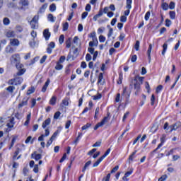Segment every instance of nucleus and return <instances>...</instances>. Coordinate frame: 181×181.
<instances>
[{"label": "nucleus", "mask_w": 181, "mask_h": 181, "mask_svg": "<svg viewBox=\"0 0 181 181\" xmlns=\"http://www.w3.org/2000/svg\"><path fill=\"white\" fill-rule=\"evenodd\" d=\"M11 64H15L18 71L16 73V76H23L26 72V69L23 68V64H21V55L19 54H14L10 58ZM15 76V77H16Z\"/></svg>", "instance_id": "nucleus-1"}, {"label": "nucleus", "mask_w": 181, "mask_h": 181, "mask_svg": "<svg viewBox=\"0 0 181 181\" xmlns=\"http://www.w3.org/2000/svg\"><path fill=\"white\" fill-rule=\"evenodd\" d=\"M144 77L142 76H135L134 79L132 81V84L134 85V90H135V95H138L139 92L141 91V84L144 81Z\"/></svg>", "instance_id": "nucleus-2"}, {"label": "nucleus", "mask_w": 181, "mask_h": 181, "mask_svg": "<svg viewBox=\"0 0 181 181\" xmlns=\"http://www.w3.org/2000/svg\"><path fill=\"white\" fill-rule=\"evenodd\" d=\"M108 121H110V117H108V116L105 117L100 122L98 123L95 126V127H94L95 131H97V129H99L100 127H103V125H105V124H107Z\"/></svg>", "instance_id": "nucleus-3"}, {"label": "nucleus", "mask_w": 181, "mask_h": 181, "mask_svg": "<svg viewBox=\"0 0 181 181\" xmlns=\"http://www.w3.org/2000/svg\"><path fill=\"white\" fill-rule=\"evenodd\" d=\"M38 21H39V16H35L31 21L30 22V25L32 29H36L38 26Z\"/></svg>", "instance_id": "nucleus-4"}, {"label": "nucleus", "mask_w": 181, "mask_h": 181, "mask_svg": "<svg viewBox=\"0 0 181 181\" xmlns=\"http://www.w3.org/2000/svg\"><path fill=\"white\" fill-rule=\"evenodd\" d=\"M5 35L6 37H15L16 36V33L12 30H6Z\"/></svg>", "instance_id": "nucleus-5"}, {"label": "nucleus", "mask_w": 181, "mask_h": 181, "mask_svg": "<svg viewBox=\"0 0 181 181\" xmlns=\"http://www.w3.org/2000/svg\"><path fill=\"white\" fill-rule=\"evenodd\" d=\"M20 44H21V42H19V40H18L16 38H13V39L10 40L11 46L18 47V46H19Z\"/></svg>", "instance_id": "nucleus-6"}, {"label": "nucleus", "mask_w": 181, "mask_h": 181, "mask_svg": "<svg viewBox=\"0 0 181 181\" xmlns=\"http://www.w3.org/2000/svg\"><path fill=\"white\" fill-rule=\"evenodd\" d=\"M90 47H93L94 46H98V40L97 37H93V41L89 42Z\"/></svg>", "instance_id": "nucleus-7"}, {"label": "nucleus", "mask_w": 181, "mask_h": 181, "mask_svg": "<svg viewBox=\"0 0 181 181\" xmlns=\"http://www.w3.org/2000/svg\"><path fill=\"white\" fill-rule=\"evenodd\" d=\"M15 126V118L11 117L8 120V122L7 123L8 128H13Z\"/></svg>", "instance_id": "nucleus-8"}, {"label": "nucleus", "mask_w": 181, "mask_h": 181, "mask_svg": "<svg viewBox=\"0 0 181 181\" xmlns=\"http://www.w3.org/2000/svg\"><path fill=\"white\" fill-rule=\"evenodd\" d=\"M50 32H49V29H45L43 31V36L45 39V40H49V39H50Z\"/></svg>", "instance_id": "nucleus-9"}, {"label": "nucleus", "mask_w": 181, "mask_h": 181, "mask_svg": "<svg viewBox=\"0 0 181 181\" xmlns=\"http://www.w3.org/2000/svg\"><path fill=\"white\" fill-rule=\"evenodd\" d=\"M29 100V98H24L23 99L22 103H19L18 108H22L24 105H28V101Z\"/></svg>", "instance_id": "nucleus-10"}, {"label": "nucleus", "mask_w": 181, "mask_h": 181, "mask_svg": "<svg viewBox=\"0 0 181 181\" xmlns=\"http://www.w3.org/2000/svg\"><path fill=\"white\" fill-rule=\"evenodd\" d=\"M49 84H50V79L48 78L42 88V93H46V90H47V87H49Z\"/></svg>", "instance_id": "nucleus-11"}, {"label": "nucleus", "mask_w": 181, "mask_h": 181, "mask_svg": "<svg viewBox=\"0 0 181 181\" xmlns=\"http://www.w3.org/2000/svg\"><path fill=\"white\" fill-rule=\"evenodd\" d=\"M31 158H33L35 160H40V159H42V154H36V152H34L31 155Z\"/></svg>", "instance_id": "nucleus-12"}, {"label": "nucleus", "mask_w": 181, "mask_h": 181, "mask_svg": "<svg viewBox=\"0 0 181 181\" xmlns=\"http://www.w3.org/2000/svg\"><path fill=\"white\" fill-rule=\"evenodd\" d=\"M51 119L50 118H47L45 121L43 122L42 124V128H46L47 127H49L50 125Z\"/></svg>", "instance_id": "nucleus-13"}, {"label": "nucleus", "mask_w": 181, "mask_h": 181, "mask_svg": "<svg viewBox=\"0 0 181 181\" xmlns=\"http://www.w3.org/2000/svg\"><path fill=\"white\" fill-rule=\"evenodd\" d=\"M98 83L101 84L102 86L104 84V76H103V73L99 74Z\"/></svg>", "instance_id": "nucleus-14"}, {"label": "nucleus", "mask_w": 181, "mask_h": 181, "mask_svg": "<svg viewBox=\"0 0 181 181\" xmlns=\"http://www.w3.org/2000/svg\"><path fill=\"white\" fill-rule=\"evenodd\" d=\"M152 52V44L149 45L148 51H147V54H148V62L150 63L151 62V53Z\"/></svg>", "instance_id": "nucleus-15"}, {"label": "nucleus", "mask_w": 181, "mask_h": 181, "mask_svg": "<svg viewBox=\"0 0 181 181\" xmlns=\"http://www.w3.org/2000/svg\"><path fill=\"white\" fill-rule=\"evenodd\" d=\"M56 101H57V98L56 96H52L49 100L50 105H56Z\"/></svg>", "instance_id": "nucleus-16"}, {"label": "nucleus", "mask_w": 181, "mask_h": 181, "mask_svg": "<svg viewBox=\"0 0 181 181\" xmlns=\"http://www.w3.org/2000/svg\"><path fill=\"white\" fill-rule=\"evenodd\" d=\"M30 117H32V115L30 113H29L27 115L26 121L24 123L25 127H28L29 125V122H30Z\"/></svg>", "instance_id": "nucleus-17"}, {"label": "nucleus", "mask_w": 181, "mask_h": 181, "mask_svg": "<svg viewBox=\"0 0 181 181\" xmlns=\"http://www.w3.org/2000/svg\"><path fill=\"white\" fill-rule=\"evenodd\" d=\"M3 23L5 26H8L11 24V20L8 17H6L3 19Z\"/></svg>", "instance_id": "nucleus-18"}, {"label": "nucleus", "mask_w": 181, "mask_h": 181, "mask_svg": "<svg viewBox=\"0 0 181 181\" xmlns=\"http://www.w3.org/2000/svg\"><path fill=\"white\" fill-rule=\"evenodd\" d=\"M173 128H174V129H175V131L177 129H178V128H181V122H177L176 123L173 124Z\"/></svg>", "instance_id": "nucleus-19"}, {"label": "nucleus", "mask_w": 181, "mask_h": 181, "mask_svg": "<svg viewBox=\"0 0 181 181\" xmlns=\"http://www.w3.org/2000/svg\"><path fill=\"white\" fill-rule=\"evenodd\" d=\"M125 96H126V98H129V93H128V92H127V88H124L123 89V92L122 94V97H125Z\"/></svg>", "instance_id": "nucleus-20"}, {"label": "nucleus", "mask_w": 181, "mask_h": 181, "mask_svg": "<svg viewBox=\"0 0 181 181\" xmlns=\"http://www.w3.org/2000/svg\"><path fill=\"white\" fill-rule=\"evenodd\" d=\"M15 81H16V84L18 86L19 84H22L23 81V78H17L16 77L14 78Z\"/></svg>", "instance_id": "nucleus-21"}, {"label": "nucleus", "mask_w": 181, "mask_h": 181, "mask_svg": "<svg viewBox=\"0 0 181 181\" xmlns=\"http://www.w3.org/2000/svg\"><path fill=\"white\" fill-rule=\"evenodd\" d=\"M90 165H91V160H89L87 163H86L83 168L82 169V172L84 173V172H86V170L87 169V168H88V166H90Z\"/></svg>", "instance_id": "nucleus-22"}, {"label": "nucleus", "mask_w": 181, "mask_h": 181, "mask_svg": "<svg viewBox=\"0 0 181 181\" xmlns=\"http://www.w3.org/2000/svg\"><path fill=\"white\" fill-rule=\"evenodd\" d=\"M103 160H104L100 157L96 162L94 163L93 168H97V166H98L100 163L103 162Z\"/></svg>", "instance_id": "nucleus-23"}, {"label": "nucleus", "mask_w": 181, "mask_h": 181, "mask_svg": "<svg viewBox=\"0 0 181 181\" xmlns=\"http://www.w3.org/2000/svg\"><path fill=\"white\" fill-rule=\"evenodd\" d=\"M166 50H168V44L165 43L163 45V51L161 52V54L163 56H165V53H166Z\"/></svg>", "instance_id": "nucleus-24"}, {"label": "nucleus", "mask_w": 181, "mask_h": 181, "mask_svg": "<svg viewBox=\"0 0 181 181\" xmlns=\"http://www.w3.org/2000/svg\"><path fill=\"white\" fill-rule=\"evenodd\" d=\"M20 5H22V6H28L29 1L28 0H21Z\"/></svg>", "instance_id": "nucleus-25"}, {"label": "nucleus", "mask_w": 181, "mask_h": 181, "mask_svg": "<svg viewBox=\"0 0 181 181\" xmlns=\"http://www.w3.org/2000/svg\"><path fill=\"white\" fill-rule=\"evenodd\" d=\"M111 152V148H108L106 152L104 153L103 156H102L100 158H103V160L105 159L108 155H110V153Z\"/></svg>", "instance_id": "nucleus-26"}, {"label": "nucleus", "mask_w": 181, "mask_h": 181, "mask_svg": "<svg viewBox=\"0 0 181 181\" xmlns=\"http://www.w3.org/2000/svg\"><path fill=\"white\" fill-rule=\"evenodd\" d=\"M6 53H13V48L11 45H8L6 47Z\"/></svg>", "instance_id": "nucleus-27"}, {"label": "nucleus", "mask_w": 181, "mask_h": 181, "mask_svg": "<svg viewBox=\"0 0 181 181\" xmlns=\"http://www.w3.org/2000/svg\"><path fill=\"white\" fill-rule=\"evenodd\" d=\"M62 69H63V65L59 62H57V65L55 66V70H62Z\"/></svg>", "instance_id": "nucleus-28"}, {"label": "nucleus", "mask_w": 181, "mask_h": 181, "mask_svg": "<svg viewBox=\"0 0 181 181\" xmlns=\"http://www.w3.org/2000/svg\"><path fill=\"white\" fill-rule=\"evenodd\" d=\"M161 6L163 11H168V9H169V4H168L167 3H163Z\"/></svg>", "instance_id": "nucleus-29"}, {"label": "nucleus", "mask_w": 181, "mask_h": 181, "mask_svg": "<svg viewBox=\"0 0 181 181\" xmlns=\"http://www.w3.org/2000/svg\"><path fill=\"white\" fill-rule=\"evenodd\" d=\"M15 142H16V138L13 137L11 140V144L9 146L8 149H12V148H13V146L15 145Z\"/></svg>", "instance_id": "nucleus-30"}, {"label": "nucleus", "mask_w": 181, "mask_h": 181, "mask_svg": "<svg viewBox=\"0 0 181 181\" xmlns=\"http://www.w3.org/2000/svg\"><path fill=\"white\" fill-rule=\"evenodd\" d=\"M169 15H170V19H175L176 13L175 11H170Z\"/></svg>", "instance_id": "nucleus-31"}, {"label": "nucleus", "mask_w": 181, "mask_h": 181, "mask_svg": "<svg viewBox=\"0 0 181 181\" xmlns=\"http://www.w3.org/2000/svg\"><path fill=\"white\" fill-rule=\"evenodd\" d=\"M132 172H134V168H131L129 171H127L124 175L127 177H129V176H131V175H132Z\"/></svg>", "instance_id": "nucleus-32"}, {"label": "nucleus", "mask_w": 181, "mask_h": 181, "mask_svg": "<svg viewBox=\"0 0 181 181\" xmlns=\"http://www.w3.org/2000/svg\"><path fill=\"white\" fill-rule=\"evenodd\" d=\"M81 136H83V134L78 133V135L76 139L74 141V144H75V145H77V143L78 142V141L80 140V138H81Z\"/></svg>", "instance_id": "nucleus-33"}, {"label": "nucleus", "mask_w": 181, "mask_h": 181, "mask_svg": "<svg viewBox=\"0 0 181 181\" xmlns=\"http://www.w3.org/2000/svg\"><path fill=\"white\" fill-rule=\"evenodd\" d=\"M46 8H47V4L42 5L40 9L39 13H42V12H45V11L46 10Z\"/></svg>", "instance_id": "nucleus-34"}, {"label": "nucleus", "mask_w": 181, "mask_h": 181, "mask_svg": "<svg viewBox=\"0 0 181 181\" xmlns=\"http://www.w3.org/2000/svg\"><path fill=\"white\" fill-rule=\"evenodd\" d=\"M90 127H91V124L87 123L86 124H85L84 126L82 127L81 129H82V131H86V129H88V128H90Z\"/></svg>", "instance_id": "nucleus-35"}, {"label": "nucleus", "mask_w": 181, "mask_h": 181, "mask_svg": "<svg viewBox=\"0 0 181 181\" xmlns=\"http://www.w3.org/2000/svg\"><path fill=\"white\" fill-rule=\"evenodd\" d=\"M66 47L67 49H70V47H71V38H68L66 40Z\"/></svg>", "instance_id": "nucleus-36"}, {"label": "nucleus", "mask_w": 181, "mask_h": 181, "mask_svg": "<svg viewBox=\"0 0 181 181\" xmlns=\"http://www.w3.org/2000/svg\"><path fill=\"white\" fill-rule=\"evenodd\" d=\"M19 152H21V150L19 148H17V150L14 153V156H13V160H16V156L19 155Z\"/></svg>", "instance_id": "nucleus-37"}, {"label": "nucleus", "mask_w": 181, "mask_h": 181, "mask_svg": "<svg viewBox=\"0 0 181 181\" xmlns=\"http://www.w3.org/2000/svg\"><path fill=\"white\" fill-rule=\"evenodd\" d=\"M49 11L50 12H54L56 11V4H52L49 6Z\"/></svg>", "instance_id": "nucleus-38"}, {"label": "nucleus", "mask_w": 181, "mask_h": 181, "mask_svg": "<svg viewBox=\"0 0 181 181\" xmlns=\"http://www.w3.org/2000/svg\"><path fill=\"white\" fill-rule=\"evenodd\" d=\"M13 90H15V86H10L6 88V90L8 91V93H13Z\"/></svg>", "instance_id": "nucleus-39"}, {"label": "nucleus", "mask_w": 181, "mask_h": 181, "mask_svg": "<svg viewBox=\"0 0 181 181\" xmlns=\"http://www.w3.org/2000/svg\"><path fill=\"white\" fill-rule=\"evenodd\" d=\"M8 84H9V86H17V85H16V81H15V78H13V79L9 80V81H8Z\"/></svg>", "instance_id": "nucleus-40"}, {"label": "nucleus", "mask_w": 181, "mask_h": 181, "mask_svg": "<svg viewBox=\"0 0 181 181\" xmlns=\"http://www.w3.org/2000/svg\"><path fill=\"white\" fill-rule=\"evenodd\" d=\"M100 114V107H97L95 111V119H97L98 118V115Z\"/></svg>", "instance_id": "nucleus-41"}, {"label": "nucleus", "mask_w": 181, "mask_h": 181, "mask_svg": "<svg viewBox=\"0 0 181 181\" xmlns=\"http://www.w3.org/2000/svg\"><path fill=\"white\" fill-rule=\"evenodd\" d=\"M29 45L30 47H36V42L35 41V39H33L30 42Z\"/></svg>", "instance_id": "nucleus-42"}, {"label": "nucleus", "mask_w": 181, "mask_h": 181, "mask_svg": "<svg viewBox=\"0 0 181 181\" xmlns=\"http://www.w3.org/2000/svg\"><path fill=\"white\" fill-rule=\"evenodd\" d=\"M132 4V0H127V9H131Z\"/></svg>", "instance_id": "nucleus-43"}, {"label": "nucleus", "mask_w": 181, "mask_h": 181, "mask_svg": "<svg viewBox=\"0 0 181 181\" xmlns=\"http://www.w3.org/2000/svg\"><path fill=\"white\" fill-rule=\"evenodd\" d=\"M59 42L60 45H63V42H64V35H61L59 39Z\"/></svg>", "instance_id": "nucleus-44"}, {"label": "nucleus", "mask_w": 181, "mask_h": 181, "mask_svg": "<svg viewBox=\"0 0 181 181\" xmlns=\"http://www.w3.org/2000/svg\"><path fill=\"white\" fill-rule=\"evenodd\" d=\"M47 18L49 22H54V17L53 16V14H49Z\"/></svg>", "instance_id": "nucleus-45"}, {"label": "nucleus", "mask_w": 181, "mask_h": 181, "mask_svg": "<svg viewBox=\"0 0 181 181\" xmlns=\"http://www.w3.org/2000/svg\"><path fill=\"white\" fill-rule=\"evenodd\" d=\"M61 114L62 113L59 111L55 112V114L54 115V119H59V117H60Z\"/></svg>", "instance_id": "nucleus-46"}, {"label": "nucleus", "mask_w": 181, "mask_h": 181, "mask_svg": "<svg viewBox=\"0 0 181 181\" xmlns=\"http://www.w3.org/2000/svg\"><path fill=\"white\" fill-rule=\"evenodd\" d=\"M139 40L136 41V44L134 45V49L136 50V52H138V50H139Z\"/></svg>", "instance_id": "nucleus-47"}, {"label": "nucleus", "mask_w": 181, "mask_h": 181, "mask_svg": "<svg viewBox=\"0 0 181 181\" xmlns=\"http://www.w3.org/2000/svg\"><path fill=\"white\" fill-rule=\"evenodd\" d=\"M175 4L173 1L170 2V4L168 6V8H170L171 10L175 9Z\"/></svg>", "instance_id": "nucleus-48"}, {"label": "nucleus", "mask_w": 181, "mask_h": 181, "mask_svg": "<svg viewBox=\"0 0 181 181\" xmlns=\"http://www.w3.org/2000/svg\"><path fill=\"white\" fill-rule=\"evenodd\" d=\"M46 59H47V56L44 55L42 59L40 60V64H43V63H45V62H46Z\"/></svg>", "instance_id": "nucleus-49"}, {"label": "nucleus", "mask_w": 181, "mask_h": 181, "mask_svg": "<svg viewBox=\"0 0 181 181\" xmlns=\"http://www.w3.org/2000/svg\"><path fill=\"white\" fill-rule=\"evenodd\" d=\"M101 97H102L101 94L98 93L96 95H93V100H101Z\"/></svg>", "instance_id": "nucleus-50"}, {"label": "nucleus", "mask_w": 181, "mask_h": 181, "mask_svg": "<svg viewBox=\"0 0 181 181\" xmlns=\"http://www.w3.org/2000/svg\"><path fill=\"white\" fill-rule=\"evenodd\" d=\"M35 93V88H31V89H29L27 92V95H30V94H33Z\"/></svg>", "instance_id": "nucleus-51"}, {"label": "nucleus", "mask_w": 181, "mask_h": 181, "mask_svg": "<svg viewBox=\"0 0 181 181\" xmlns=\"http://www.w3.org/2000/svg\"><path fill=\"white\" fill-rule=\"evenodd\" d=\"M70 125H71V120H68L66 122V124H65L66 129H69V128H70Z\"/></svg>", "instance_id": "nucleus-52"}, {"label": "nucleus", "mask_w": 181, "mask_h": 181, "mask_svg": "<svg viewBox=\"0 0 181 181\" xmlns=\"http://www.w3.org/2000/svg\"><path fill=\"white\" fill-rule=\"evenodd\" d=\"M67 29H69V23L66 22L64 25H63V30L64 32H66V30H67Z\"/></svg>", "instance_id": "nucleus-53"}, {"label": "nucleus", "mask_w": 181, "mask_h": 181, "mask_svg": "<svg viewBox=\"0 0 181 181\" xmlns=\"http://www.w3.org/2000/svg\"><path fill=\"white\" fill-rule=\"evenodd\" d=\"M117 84H122V73L119 74V81H117Z\"/></svg>", "instance_id": "nucleus-54"}, {"label": "nucleus", "mask_w": 181, "mask_h": 181, "mask_svg": "<svg viewBox=\"0 0 181 181\" xmlns=\"http://www.w3.org/2000/svg\"><path fill=\"white\" fill-rule=\"evenodd\" d=\"M151 105H155V95H152L151 98Z\"/></svg>", "instance_id": "nucleus-55"}, {"label": "nucleus", "mask_w": 181, "mask_h": 181, "mask_svg": "<svg viewBox=\"0 0 181 181\" xmlns=\"http://www.w3.org/2000/svg\"><path fill=\"white\" fill-rule=\"evenodd\" d=\"M64 60H66V57L65 56H61L58 63H60V64L64 63Z\"/></svg>", "instance_id": "nucleus-56"}, {"label": "nucleus", "mask_w": 181, "mask_h": 181, "mask_svg": "<svg viewBox=\"0 0 181 181\" xmlns=\"http://www.w3.org/2000/svg\"><path fill=\"white\" fill-rule=\"evenodd\" d=\"M162 88H163V86H162V85H159L156 88V93H157V94L160 93V91H162Z\"/></svg>", "instance_id": "nucleus-57"}, {"label": "nucleus", "mask_w": 181, "mask_h": 181, "mask_svg": "<svg viewBox=\"0 0 181 181\" xmlns=\"http://www.w3.org/2000/svg\"><path fill=\"white\" fill-rule=\"evenodd\" d=\"M99 41L100 43H104V42H105V37H104V35H100Z\"/></svg>", "instance_id": "nucleus-58"}, {"label": "nucleus", "mask_w": 181, "mask_h": 181, "mask_svg": "<svg viewBox=\"0 0 181 181\" xmlns=\"http://www.w3.org/2000/svg\"><path fill=\"white\" fill-rule=\"evenodd\" d=\"M167 131H168V132H173V131H175V129L173 128V124H172V125H170V126H169V127H168Z\"/></svg>", "instance_id": "nucleus-59"}, {"label": "nucleus", "mask_w": 181, "mask_h": 181, "mask_svg": "<svg viewBox=\"0 0 181 181\" xmlns=\"http://www.w3.org/2000/svg\"><path fill=\"white\" fill-rule=\"evenodd\" d=\"M170 25H172V21L169 19H166L165 20V26H167V28H169V26H170Z\"/></svg>", "instance_id": "nucleus-60"}, {"label": "nucleus", "mask_w": 181, "mask_h": 181, "mask_svg": "<svg viewBox=\"0 0 181 181\" xmlns=\"http://www.w3.org/2000/svg\"><path fill=\"white\" fill-rule=\"evenodd\" d=\"M166 179H168V175H164L161 176L160 178L158 179V181H165V180H166Z\"/></svg>", "instance_id": "nucleus-61"}, {"label": "nucleus", "mask_w": 181, "mask_h": 181, "mask_svg": "<svg viewBox=\"0 0 181 181\" xmlns=\"http://www.w3.org/2000/svg\"><path fill=\"white\" fill-rule=\"evenodd\" d=\"M62 104H63V105H65V107H67V105H69V100L64 99L62 100Z\"/></svg>", "instance_id": "nucleus-62"}, {"label": "nucleus", "mask_w": 181, "mask_h": 181, "mask_svg": "<svg viewBox=\"0 0 181 181\" xmlns=\"http://www.w3.org/2000/svg\"><path fill=\"white\" fill-rule=\"evenodd\" d=\"M111 177V174H107V175L103 178V181H110V179Z\"/></svg>", "instance_id": "nucleus-63"}, {"label": "nucleus", "mask_w": 181, "mask_h": 181, "mask_svg": "<svg viewBox=\"0 0 181 181\" xmlns=\"http://www.w3.org/2000/svg\"><path fill=\"white\" fill-rule=\"evenodd\" d=\"M120 21H121V22H127V16H122L120 17Z\"/></svg>", "instance_id": "nucleus-64"}]
</instances>
